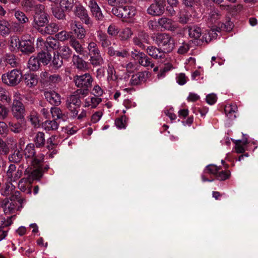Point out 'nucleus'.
Returning <instances> with one entry per match:
<instances>
[{"mask_svg": "<svg viewBox=\"0 0 258 258\" xmlns=\"http://www.w3.org/2000/svg\"><path fill=\"white\" fill-rule=\"evenodd\" d=\"M7 62L10 64L12 67H16L17 66L18 62L14 55H8L6 57Z\"/></svg>", "mask_w": 258, "mask_h": 258, "instance_id": "62", "label": "nucleus"}, {"mask_svg": "<svg viewBox=\"0 0 258 258\" xmlns=\"http://www.w3.org/2000/svg\"><path fill=\"white\" fill-rule=\"evenodd\" d=\"M135 56H138V60L141 66L148 67H150L153 68L154 66V63L152 62L151 59L149 58L147 55L143 52H138L135 53Z\"/></svg>", "mask_w": 258, "mask_h": 258, "instance_id": "21", "label": "nucleus"}, {"mask_svg": "<svg viewBox=\"0 0 258 258\" xmlns=\"http://www.w3.org/2000/svg\"><path fill=\"white\" fill-rule=\"evenodd\" d=\"M39 60L44 64H47L51 59V55L48 52H42L38 54Z\"/></svg>", "mask_w": 258, "mask_h": 258, "instance_id": "47", "label": "nucleus"}, {"mask_svg": "<svg viewBox=\"0 0 258 258\" xmlns=\"http://www.w3.org/2000/svg\"><path fill=\"white\" fill-rule=\"evenodd\" d=\"M23 157V155L19 150H15L14 153L11 154L9 159L10 161L15 163L19 162Z\"/></svg>", "mask_w": 258, "mask_h": 258, "instance_id": "50", "label": "nucleus"}, {"mask_svg": "<svg viewBox=\"0 0 258 258\" xmlns=\"http://www.w3.org/2000/svg\"><path fill=\"white\" fill-rule=\"evenodd\" d=\"M44 95L46 100L51 104L58 105L60 103L59 95L54 91L45 92Z\"/></svg>", "mask_w": 258, "mask_h": 258, "instance_id": "23", "label": "nucleus"}, {"mask_svg": "<svg viewBox=\"0 0 258 258\" xmlns=\"http://www.w3.org/2000/svg\"><path fill=\"white\" fill-rule=\"evenodd\" d=\"M41 12H37L34 17V20L32 22L33 27L37 29L40 33L45 26L48 23V15L44 12V6L40 5L39 6Z\"/></svg>", "mask_w": 258, "mask_h": 258, "instance_id": "6", "label": "nucleus"}, {"mask_svg": "<svg viewBox=\"0 0 258 258\" xmlns=\"http://www.w3.org/2000/svg\"><path fill=\"white\" fill-rule=\"evenodd\" d=\"M50 113L53 119L56 120V119H62L64 120L65 115L62 113L60 108L56 107H51L50 109Z\"/></svg>", "mask_w": 258, "mask_h": 258, "instance_id": "40", "label": "nucleus"}, {"mask_svg": "<svg viewBox=\"0 0 258 258\" xmlns=\"http://www.w3.org/2000/svg\"><path fill=\"white\" fill-rule=\"evenodd\" d=\"M21 41L17 36H12L10 38L9 48L11 51H17L20 49Z\"/></svg>", "mask_w": 258, "mask_h": 258, "instance_id": "33", "label": "nucleus"}, {"mask_svg": "<svg viewBox=\"0 0 258 258\" xmlns=\"http://www.w3.org/2000/svg\"><path fill=\"white\" fill-rule=\"evenodd\" d=\"M15 217V216L9 217L6 218L3 216H0V228L9 226L12 223V218Z\"/></svg>", "mask_w": 258, "mask_h": 258, "instance_id": "53", "label": "nucleus"}, {"mask_svg": "<svg viewBox=\"0 0 258 258\" xmlns=\"http://www.w3.org/2000/svg\"><path fill=\"white\" fill-rule=\"evenodd\" d=\"M15 189V186L12 184V182L7 180L5 185L1 189V194L6 196L11 195Z\"/></svg>", "mask_w": 258, "mask_h": 258, "instance_id": "35", "label": "nucleus"}, {"mask_svg": "<svg viewBox=\"0 0 258 258\" xmlns=\"http://www.w3.org/2000/svg\"><path fill=\"white\" fill-rule=\"evenodd\" d=\"M103 90L98 84L95 85L92 90V94L96 97H99L103 95Z\"/></svg>", "mask_w": 258, "mask_h": 258, "instance_id": "63", "label": "nucleus"}, {"mask_svg": "<svg viewBox=\"0 0 258 258\" xmlns=\"http://www.w3.org/2000/svg\"><path fill=\"white\" fill-rule=\"evenodd\" d=\"M87 49L90 55V63L94 67L101 66L104 63L100 51L96 42L91 41L88 43Z\"/></svg>", "mask_w": 258, "mask_h": 258, "instance_id": "3", "label": "nucleus"}, {"mask_svg": "<svg viewBox=\"0 0 258 258\" xmlns=\"http://www.w3.org/2000/svg\"><path fill=\"white\" fill-rule=\"evenodd\" d=\"M133 32L129 27H126L121 30L119 34L121 40H127L133 35Z\"/></svg>", "mask_w": 258, "mask_h": 258, "instance_id": "41", "label": "nucleus"}, {"mask_svg": "<svg viewBox=\"0 0 258 258\" xmlns=\"http://www.w3.org/2000/svg\"><path fill=\"white\" fill-rule=\"evenodd\" d=\"M53 67L55 69L59 68L62 64V58L58 55H54L52 61Z\"/></svg>", "mask_w": 258, "mask_h": 258, "instance_id": "58", "label": "nucleus"}, {"mask_svg": "<svg viewBox=\"0 0 258 258\" xmlns=\"http://www.w3.org/2000/svg\"><path fill=\"white\" fill-rule=\"evenodd\" d=\"M75 0H60L59 6L66 12H70L74 5Z\"/></svg>", "mask_w": 258, "mask_h": 258, "instance_id": "39", "label": "nucleus"}, {"mask_svg": "<svg viewBox=\"0 0 258 258\" xmlns=\"http://www.w3.org/2000/svg\"><path fill=\"white\" fill-rule=\"evenodd\" d=\"M23 171L21 169H16L14 164H11L6 173L7 180L12 182L16 181L22 175Z\"/></svg>", "mask_w": 258, "mask_h": 258, "instance_id": "15", "label": "nucleus"}, {"mask_svg": "<svg viewBox=\"0 0 258 258\" xmlns=\"http://www.w3.org/2000/svg\"><path fill=\"white\" fill-rule=\"evenodd\" d=\"M230 172L229 170H225V171H219L217 176L216 178L217 179L219 180H225L229 178L230 176Z\"/></svg>", "mask_w": 258, "mask_h": 258, "instance_id": "57", "label": "nucleus"}, {"mask_svg": "<svg viewBox=\"0 0 258 258\" xmlns=\"http://www.w3.org/2000/svg\"><path fill=\"white\" fill-rule=\"evenodd\" d=\"M9 126L11 131L15 133H20L23 129L22 124L20 122H10Z\"/></svg>", "mask_w": 258, "mask_h": 258, "instance_id": "56", "label": "nucleus"}, {"mask_svg": "<svg viewBox=\"0 0 258 258\" xmlns=\"http://www.w3.org/2000/svg\"><path fill=\"white\" fill-rule=\"evenodd\" d=\"M74 14L85 24L92 25V21L89 17L87 11L83 6L81 5L76 6Z\"/></svg>", "mask_w": 258, "mask_h": 258, "instance_id": "14", "label": "nucleus"}, {"mask_svg": "<svg viewBox=\"0 0 258 258\" xmlns=\"http://www.w3.org/2000/svg\"><path fill=\"white\" fill-rule=\"evenodd\" d=\"M107 80L108 81H116L118 79V76L112 62H109L107 64Z\"/></svg>", "mask_w": 258, "mask_h": 258, "instance_id": "30", "label": "nucleus"}, {"mask_svg": "<svg viewBox=\"0 0 258 258\" xmlns=\"http://www.w3.org/2000/svg\"><path fill=\"white\" fill-rule=\"evenodd\" d=\"M75 85L80 89L76 91L77 94L86 96L88 94V89L91 86L93 78L89 73L82 75H77L74 78Z\"/></svg>", "mask_w": 258, "mask_h": 258, "instance_id": "2", "label": "nucleus"}, {"mask_svg": "<svg viewBox=\"0 0 258 258\" xmlns=\"http://www.w3.org/2000/svg\"><path fill=\"white\" fill-rule=\"evenodd\" d=\"M52 11L53 16L58 20H63L66 17L64 13L66 11L60 6L59 7H55L52 8Z\"/></svg>", "mask_w": 258, "mask_h": 258, "instance_id": "38", "label": "nucleus"}, {"mask_svg": "<svg viewBox=\"0 0 258 258\" xmlns=\"http://www.w3.org/2000/svg\"><path fill=\"white\" fill-rule=\"evenodd\" d=\"M22 73L20 70L14 69L2 76L3 82L8 86L14 87L18 85L22 81Z\"/></svg>", "mask_w": 258, "mask_h": 258, "instance_id": "5", "label": "nucleus"}, {"mask_svg": "<svg viewBox=\"0 0 258 258\" xmlns=\"http://www.w3.org/2000/svg\"><path fill=\"white\" fill-rule=\"evenodd\" d=\"M61 81V77L58 74L50 75L47 84L58 83Z\"/></svg>", "mask_w": 258, "mask_h": 258, "instance_id": "61", "label": "nucleus"}, {"mask_svg": "<svg viewBox=\"0 0 258 258\" xmlns=\"http://www.w3.org/2000/svg\"><path fill=\"white\" fill-rule=\"evenodd\" d=\"M3 209L5 214H13L18 209L16 202L9 199L4 200Z\"/></svg>", "mask_w": 258, "mask_h": 258, "instance_id": "20", "label": "nucleus"}, {"mask_svg": "<svg viewBox=\"0 0 258 258\" xmlns=\"http://www.w3.org/2000/svg\"><path fill=\"white\" fill-rule=\"evenodd\" d=\"M150 76V73L148 72H140L133 75L130 80L132 85H138L145 83Z\"/></svg>", "mask_w": 258, "mask_h": 258, "instance_id": "16", "label": "nucleus"}, {"mask_svg": "<svg viewBox=\"0 0 258 258\" xmlns=\"http://www.w3.org/2000/svg\"><path fill=\"white\" fill-rule=\"evenodd\" d=\"M69 44L77 53L79 54H83L84 53V48L82 45L74 37L70 39Z\"/></svg>", "mask_w": 258, "mask_h": 258, "instance_id": "32", "label": "nucleus"}, {"mask_svg": "<svg viewBox=\"0 0 258 258\" xmlns=\"http://www.w3.org/2000/svg\"><path fill=\"white\" fill-rule=\"evenodd\" d=\"M102 102V99L96 96H89L84 101V107L95 108Z\"/></svg>", "mask_w": 258, "mask_h": 258, "instance_id": "24", "label": "nucleus"}, {"mask_svg": "<svg viewBox=\"0 0 258 258\" xmlns=\"http://www.w3.org/2000/svg\"><path fill=\"white\" fill-rule=\"evenodd\" d=\"M221 14L217 10H212L209 14L208 19L212 23H215L220 19Z\"/></svg>", "mask_w": 258, "mask_h": 258, "instance_id": "52", "label": "nucleus"}, {"mask_svg": "<svg viewBox=\"0 0 258 258\" xmlns=\"http://www.w3.org/2000/svg\"><path fill=\"white\" fill-rule=\"evenodd\" d=\"M59 50L61 57L63 59H68L71 57L72 54V50L68 46H62L60 47Z\"/></svg>", "mask_w": 258, "mask_h": 258, "instance_id": "42", "label": "nucleus"}, {"mask_svg": "<svg viewBox=\"0 0 258 258\" xmlns=\"http://www.w3.org/2000/svg\"><path fill=\"white\" fill-rule=\"evenodd\" d=\"M58 126V123L55 119L47 120L42 124V126L46 131H56L57 130Z\"/></svg>", "mask_w": 258, "mask_h": 258, "instance_id": "34", "label": "nucleus"}, {"mask_svg": "<svg viewBox=\"0 0 258 258\" xmlns=\"http://www.w3.org/2000/svg\"><path fill=\"white\" fill-rule=\"evenodd\" d=\"M146 52L150 56L156 59L165 57V52L161 48L149 46L146 48Z\"/></svg>", "mask_w": 258, "mask_h": 258, "instance_id": "18", "label": "nucleus"}, {"mask_svg": "<svg viewBox=\"0 0 258 258\" xmlns=\"http://www.w3.org/2000/svg\"><path fill=\"white\" fill-rule=\"evenodd\" d=\"M243 136V138L241 140H233V142L235 144V150L237 153H244L245 151V146L248 143L247 138L244 137V135Z\"/></svg>", "mask_w": 258, "mask_h": 258, "instance_id": "26", "label": "nucleus"}, {"mask_svg": "<svg viewBox=\"0 0 258 258\" xmlns=\"http://www.w3.org/2000/svg\"><path fill=\"white\" fill-rule=\"evenodd\" d=\"M9 152V148L5 142L0 138V154L6 155Z\"/></svg>", "mask_w": 258, "mask_h": 258, "instance_id": "60", "label": "nucleus"}, {"mask_svg": "<svg viewBox=\"0 0 258 258\" xmlns=\"http://www.w3.org/2000/svg\"><path fill=\"white\" fill-rule=\"evenodd\" d=\"M58 143L57 138L56 136H52L47 141V147L49 150H51L54 148Z\"/></svg>", "mask_w": 258, "mask_h": 258, "instance_id": "54", "label": "nucleus"}, {"mask_svg": "<svg viewBox=\"0 0 258 258\" xmlns=\"http://www.w3.org/2000/svg\"><path fill=\"white\" fill-rule=\"evenodd\" d=\"M24 154L28 164L33 166H39V165L44 159L43 155L40 156H35L34 145L33 144L27 145L24 150Z\"/></svg>", "mask_w": 258, "mask_h": 258, "instance_id": "7", "label": "nucleus"}, {"mask_svg": "<svg viewBox=\"0 0 258 258\" xmlns=\"http://www.w3.org/2000/svg\"><path fill=\"white\" fill-rule=\"evenodd\" d=\"M39 61V58L37 57L31 56L28 61V67L29 69L32 71L37 70L40 66Z\"/></svg>", "mask_w": 258, "mask_h": 258, "instance_id": "37", "label": "nucleus"}, {"mask_svg": "<svg viewBox=\"0 0 258 258\" xmlns=\"http://www.w3.org/2000/svg\"><path fill=\"white\" fill-rule=\"evenodd\" d=\"M107 34L112 37H115L118 35L119 28L117 25L114 23L111 24L107 28Z\"/></svg>", "mask_w": 258, "mask_h": 258, "instance_id": "49", "label": "nucleus"}, {"mask_svg": "<svg viewBox=\"0 0 258 258\" xmlns=\"http://www.w3.org/2000/svg\"><path fill=\"white\" fill-rule=\"evenodd\" d=\"M56 38L60 41H65L68 40L69 38H72V34L70 32H67L65 30H62L55 35Z\"/></svg>", "mask_w": 258, "mask_h": 258, "instance_id": "43", "label": "nucleus"}, {"mask_svg": "<svg viewBox=\"0 0 258 258\" xmlns=\"http://www.w3.org/2000/svg\"><path fill=\"white\" fill-rule=\"evenodd\" d=\"M20 94L18 92H16L15 93V99L13 100V102L11 107L13 115L18 119L23 118L25 113L24 105L19 99H18V98H20Z\"/></svg>", "mask_w": 258, "mask_h": 258, "instance_id": "10", "label": "nucleus"}, {"mask_svg": "<svg viewBox=\"0 0 258 258\" xmlns=\"http://www.w3.org/2000/svg\"><path fill=\"white\" fill-rule=\"evenodd\" d=\"M42 30H40V33L43 35H52L57 32L59 28L58 24L55 23H50L46 24Z\"/></svg>", "mask_w": 258, "mask_h": 258, "instance_id": "27", "label": "nucleus"}, {"mask_svg": "<svg viewBox=\"0 0 258 258\" xmlns=\"http://www.w3.org/2000/svg\"><path fill=\"white\" fill-rule=\"evenodd\" d=\"M154 40L165 53L171 52L174 47V39L168 33H158L154 37Z\"/></svg>", "mask_w": 258, "mask_h": 258, "instance_id": "4", "label": "nucleus"}, {"mask_svg": "<svg viewBox=\"0 0 258 258\" xmlns=\"http://www.w3.org/2000/svg\"><path fill=\"white\" fill-rule=\"evenodd\" d=\"M116 126L119 128H123L126 126V117L122 116L121 117L117 118L115 121Z\"/></svg>", "mask_w": 258, "mask_h": 258, "instance_id": "59", "label": "nucleus"}, {"mask_svg": "<svg viewBox=\"0 0 258 258\" xmlns=\"http://www.w3.org/2000/svg\"><path fill=\"white\" fill-rule=\"evenodd\" d=\"M159 26L163 28L164 30L174 31L177 28V26L173 21L167 17H162L158 19V21Z\"/></svg>", "mask_w": 258, "mask_h": 258, "instance_id": "17", "label": "nucleus"}, {"mask_svg": "<svg viewBox=\"0 0 258 258\" xmlns=\"http://www.w3.org/2000/svg\"><path fill=\"white\" fill-rule=\"evenodd\" d=\"M11 33V24L7 20H0V34L3 36L9 35Z\"/></svg>", "mask_w": 258, "mask_h": 258, "instance_id": "31", "label": "nucleus"}, {"mask_svg": "<svg viewBox=\"0 0 258 258\" xmlns=\"http://www.w3.org/2000/svg\"><path fill=\"white\" fill-rule=\"evenodd\" d=\"M56 38H53L52 37L47 38L46 41L45 42V46L48 51L51 49H55L58 44V42Z\"/></svg>", "mask_w": 258, "mask_h": 258, "instance_id": "46", "label": "nucleus"}, {"mask_svg": "<svg viewBox=\"0 0 258 258\" xmlns=\"http://www.w3.org/2000/svg\"><path fill=\"white\" fill-rule=\"evenodd\" d=\"M103 115V112L101 111H97L94 113L91 118V121L92 123H95L98 122Z\"/></svg>", "mask_w": 258, "mask_h": 258, "instance_id": "64", "label": "nucleus"}, {"mask_svg": "<svg viewBox=\"0 0 258 258\" xmlns=\"http://www.w3.org/2000/svg\"><path fill=\"white\" fill-rule=\"evenodd\" d=\"M189 36L195 39H201L202 41H207V34L204 33V31L196 25L189 26L188 27Z\"/></svg>", "mask_w": 258, "mask_h": 258, "instance_id": "12", "label": "nucleus"}, {"mask_svg": "<svg viewBox=\"0 0 258 258\" xmlns=\"http://www.w3.org/2000/svg\"><path fill=\"white\" fill-rule=\"evenodd\" d=\"M27 174L28 176L27 178H22L18 183V187L19 189L23 192L26 191L28 194H31V184L34 180L39 179L42 176V172L41 170L37 168L30 171V170L28 168L26 169L25 175Z\"/></svg>", "mask_w": 258, "mask_h": 258, "instance_id": "1", "label": "nucleus"}, {"mask_svg": "<svg viewBox=\"0 0 258 258\" xmlns=\"http://www.w3.org/2000/svg\"><path fill=\"white\" fill-rule=\"evenodd\" d=\"M220 170V167H218L215 165H209L206 167L205 172L213 175H217Z\"/></svg>", "mask_w": 258, "mask_h": 258, "instance_id": "55", "label": "nucleus"}, {"mask_svg": "<svg viewBox=\"0 0 258 258\" xmlns=\"http://www.w3.org/2000/svg\"><path fill=\"white\" fill-rule=\"evenodd\" d=\"M108 5L113 7V8H119L122 7L123 5L131 2V0H106Z\"/></svg>", "mask_w": 258, "mask_h": 258, "instance_id": "51", "label": "nucleus"}, {"mask_svg": "<svg viewBox=\"0 0 258 258\" xmlns=\"http://www.w3.org/2000/svg\"><path fill=\"white\" fill-rule=\"evenodd\" d=\"M0 100L10 103L11 97L9 93L0 85Z\"/></svg>", "mask_w": 258, "mask_h": 258, "instance_id": "45", "label": "nucleus"}, {"mask_svg": "<svg viewBox=\"0 0 258 258\" xmlns=\"http://www.w3.org/2000/svg\"><path fill=\"white\" fill-rule=\"evenodd\" d=\"M24 81L26 86L29 88L35 87L38 82L37 76L34 74H26L24 75Z\"/></svg>", "mask_w": 258, "mask_h": 258, "instance_id": "25", "label": "nucleus"}, {"mask_svg": "<svg viewBox=\"0 0 258 258\" xmlns=\"http://www.w3.org/2000/svg\"><path fill=\"white\" fill-rule=\"evenodd\" d=\"M165 0H154V3L148 8L147 12L152 16H160L165 11Z\"/></svg>", "mask_w": 258, "mask_h": 258, "instance_id": "11", "label": "nucleus"}, {"mask_svg": "<svg viewBox=\"0 0 258 258\" xmlns=\"http://www.w3.org/2000/svg\"><path fill=\"white\" fill-rule=\"evenodd\" d=\"M237 111V107L236 105L227 104L225 105L224 111L225 114L230 118H235L234 113Z\"/></svg>", "mask_w": 258, "mask_h": 258, "instance_id": "36", "label": "nucleus"}, {"mask_svg": "<svg viewBox=\"0 0 258 258\" xmlns=\"http://www.w3.org/2000/svg\"><path fill=\"white\" fill-rule=\"evenodd\" d=\"M71 34H74L79 39H83L86 36V30L83 26L80 24L77 21L72 20L70 21Z\"/></svg>", "mask_w": 258, "mask_h": 258, "instance_id": "13", "label": "nucleus"}, {"mask_svg": "<svg viewBox=\"0 0 258 258\" xmlns=\"http://www.w3.org/2000/svg\"><path fill=\"white\" fill-rule=\"evenodd\" d=\"M98 43L103 49L107 48L111 44V42L106 33L101 30L97 31Z\"/></svg>", "mask_w": 258, "mask_h": 258, "instance_id": "22", "label": "nucleus"}, {"mask_svg": "<svg viewBox=\"0 0 258 258\" xmlns=\"http://www.w3.org/2000/svg\"><path fill=\"white\" fill-rule=\"evenodd\" d=\"M72 61L74 65L79 70H87L88 68L87 63L84 60L78 55L74 54L72 57Z\"/></svg>", "mask_w": 258, "mask_h": 258, "instance_id": "28", "label": "nucleus"}, {"mask_svg": "<svg viewBox=\"0 0 258 258\" xmlns=\"http://www.w3.org/2000/svg\"><path fill=\"white\" fill-rule=\"evenodd\" d=\"M88 7L90 9L92 15L98 20H102L103 18L102 11L95 0H90L88 4Z\"/></svg>", "mask_w": 258, "mask_h": 258, "instance_id": "19", "label": "nucleus"}, {"mask_svg": "<svg viewBox=\"0 0 258 258\" xmlns=\"http://www.w3.org/2000/svg\"><path fill=\"white\" fill-rule=\"evenodd\" d=\"M45 135L43 132H38L35 138V144L37 147H43L45 142Z\"/></svg>", "mask_w": 258, "mask_h": 258, "instance_id": "44", "label": "nucleus"}, {"mask_svg": "<svg viewBox=\"0 0 258 258\" xmlns=\"http://www.w3.org/2000/svg\"><path fill=\"white\" fill-rule=\"evenodd\" d=\"M15 17L21 24H24L28 22V18L22 11L17 10L15 12Z\"/></svg>", "mask_w": 258, "mask_h": 258, "instance_id": "48", "label": "nucleus"}, {"mask_svg": "<svg viewBox=\"0 0 258 258\" xmlns=\"http://www.w3.org/2000/svg\"><path fill=\"white\" fill-rule=\"evenodd\" d=\"M20 50L25 53H30L34 52L35 48L33 43L30 40L21 41Z\"/></svg>", "mask_w": 258, "mask_h": 258, "instance_id": "29", "label": "nucleus"}, {"mask_svg": "<svg viewBox=\"0 0 258 258\" xmlns=\"http://www.w3.org/2000/svg\"><path fill=\"white\" fill-rule=\"evenodd\" d=\"M112 13L119 18H131L135 16L137 11L135 7L126 5L119 8H113Z\"/></svg>", "mask_w": 258, "mask_h": 258, "instance_id": "8", "label": "nucleus"}, {"mask_svg": "<svg viewBox=\"0 0 258 258\" xmlns=\"http://www.w3.org/2000/svg\"><path fill=\"white\" fill-rule=\"evenodd\" d=\"M79 95H82V94H77L76 91L74 94L70 96L67 100V107L71 111L73 117H77L78 113L77 108H79L81 104L80 96H79Z\"/></svg>", "mask_w": 258, "mask_h": 258, "instance_id": "9", "label": "nucleus"}]
</instances>
